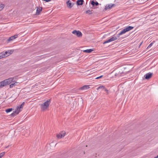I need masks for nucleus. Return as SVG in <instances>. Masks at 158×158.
<instances>
[{
	"mask_svg": "<svg viewBox=\"0 0 158 158\" xmlns=\"http://www.w3.org/2000/svg\"><path fill=\"white\" fill-rule=\"evenodd\" d=\"M24 102H23L20 105L18 106L15 110V111H14L13 113L11 114L10 115L12 116H14L18 114L20 111V109L23 108V106L24 105Z\"/></svg>",
	"mask_w": 158,
	"mask_h": 158,
	"instance_id": "2",
	"label": "nucleus"
},
{
	"mask_svg": "<svg viewBox=\"0 0 158 158\" xmlns=\"http://www.w3.org/2000/svg\"><path fill=\"white\" fill-rule=\"evenodd\" d=\"M153 73L149 72L148 73L146 74L144 76L145 79L147 80H148L150 79L152 77Z\"/></svg>",
	"mask_w": 158,
	"mask_h": 158,
	"instance_id": "6",
	"label": "nucleus"
},
{
	"mask_svg": "<svg viewBox=\"0 0 158 158\" xmlns=\"http://www.w3.org/2000/svg\"><path fill=\"white\" fill-rule=\"evenodd\" d=\"M14 77H10L8 79L5 80V82L6 83V85H9L12 82L14 81Z\"/></svg>",
	"mask_w": 158,
	"mask_h": 158,
	"instance_id": "5",
	"label": "nucleus"
},
{
	"mask_svg": "<svg viewBox=\"0 0 158 158\" xmlns=\"http://www.w3.org/2000/svg\"><path fill=\"white\" fill-rule=\"evenodd\" d=\"M83 0H78L77 3L78 5H81L83 4Z\"/></svg>",
	"mask_w": 158,
	"mask_h": 158,
	"instance_id": "12",
	"label": "nucleus"
},
{
	"mask_svg": "<svg viewBox=\"0 0 158 158\" xmlns=\"http://www.w3.org/2000/svg\"><path fill=\"white\" fill-rule=\"evenodd\" d=\"M103 77V75H101L99 77H97L95 78L96 79H99L100 78H102V77Z\"/></svg>",
	"mask_w": 158,
	"mask_h": 158,
	"instance_id": "30",
	"label": "nucleus"
},
{
	"mask_svg": "<svg viewBox=\"0 0 158 158\" xmlns=\"http://www.w3.org/2000/svg\"><path fill=\"white\" fill-rule=\"evenodd\" d=\"M5 152H3L0 153V158H2V157L5 155Z\"/></svg>",
	"mask_w": 158,
	"mask_h": 158,
	"instance_id": "24",
	"label": "nucleus"
},
{
	"mask_svg": "<svg viewBox=\"0 0 158 158\" xmlns=\"http://www.w3.org/2000/svg\"><path fill=\"white\" fill-rule=\"evenodd\" d=\"M12 110H13L12 108H8V109H6L5 110V111H6V112L7 113H9V112L11 111Z\"/></svg>",
	"mask_w": 158,
	"mask_h": 158,
	"instance_id": "17",
	"label": "nucleus"
},
{
	"mask_svg": "<svg viewBox=\"0 0 158 158\" xmlns=\"http://www.w3.org/2000/svg\"><path fill=\"white\" fill-rule=\"evenodd\" d=\"M50 103V100H47L41 105V109L43 111H45L48 109Z\"/></svg>",
	"mask_w": 158,
	"mask_h": 158,
	"instance_id": "3",
	"label": "nucleus"
},
{
	"mask_svg": "<svg viewBox=\"0 0 158 158\" xmlns=\"http://www.w3.org/2000/svg\"><path fill=\"white\" fill-rule=\"evenodd\" d=\"M6 85H7L6 83L5 82V80H4L0 82V87H1L2 86H4Z\"/></svg>",
	"mask_w": 158,
	"mask_h": 158,
	"instance_id": "13",
	"label": "nucleus"
},
{
	"mask_svg": "<svg viewBox=\"0 0 158 158\" xmlns=\"http://www.w3.org/2000/svg\"><path fill=\"white\" fill-rule=\"evenodd\" d=\"M111 41H114L116 40L117 39V38L116 37H113L110 38Z\"/></svg>",
	"mask_w": 158,
	"mask_h": 158,
	"instance_id": "18",
	"label": "nucleus"
},
{
	"mask_svg": "<svg viewBox=\"0 0 158 158\" xmlns=\"http://www.w3.org/2000/svg\"><path fill=\"white\" fill-rule=\"evenodd\" d=\"M123 72H121L120 73H116L115 74V75L116 76V75H117V76H120L121 75V74Z\"/></svg>",
	"mask_w": 158,
	"mask_h": 158,
	"instance_id": "29",
	"label": "nucleus"
},
{
	"mask_svg": "<svg viewBox=\"0 0 158 158\" xmlns=\"http://www.w3.org/2000/svg\"><path fill=\"white\" fill-rule=\"evenodd\" d=\"M4 5L3 4H1L0 5V11L4 7Z\"/></svg>",
	"mask_w": 158,
	"mask_h": 158,
	"instance_id": "26",
	"label": "nucleus"
},
{
	"mask_svg": "<svg viewBox=\"0 0 158 158\" xmlns=\"http://www.w3.org/2000/svg\"><path fill=\"white\" fill-rule=\"evenodd\" d=\"M42 8L40 7V12L42 11Z\"/></svg>",
	"mask_w": 158,
	"mask_h": 158,
	"instance_id": "32",
	"label": "nucleus"
},
{
	"mask_svg": "<svg viewBox=\"0 0 158 158\" xmlns=\"http://www.w3.org/2000/svg\"><path fill=\"white\" fill-rule=\"evenodd\" d=\"M158 158V155L157 156H156V157H154V158Z\"/></svg>",
	"mask_w": 158,
	"mask_h": 158,
	"instance_id": "33",
	"label": "nucleus"
},
{
	"mask_svg": "<svg viewBox=\"0 0 158 158\" xmlns=\"http://www.w3.org/2000/svg\"><path fill=\"white\" fill-rule=\"evenodd\" d=\"M65 135V132H64L63 133H60L59 134L57 135L56 136L58 139H61L64 137Z\"/></svg>",
	"mask_w": 158,
	"mask_h": 158,
	"instance_id": "10",
	"label": "nucleus"
},
{
	"mask_svg": "<svg viewBox=\"0 0 158 158\" xmlns=\"http://www.w3.org/2000/svg\"><path fill=\"white\" fill-rule=\"evenodd\" d=\"M9 53L8 54V55H9L10 54H11L13 53L14 52V50H8Z\"/></svg>",
	"mask_w": 158,
	"mask_h": 158,
	"instance_id": "23",
	"label": "nucleus"
},
{
	"mask_svg": "<svg viewBox=\"0 0 158 158\" xmlns=\"http://www.w3.org/2000/svg\"><path fill=\"white\" fill-rule=\"evenodd\" d=\"M155 42L154 41H153L152 43H150L147 47V48H150L153 45V44Z\"/></svg>",
	"mask_w": 158,
	"mask_h": 158,
	"instance_id": "21",
	"label": "nucleus"
},
{
	"mask_svg": "<svg viewBox=\"0 0 158 158\" xmlns=\"http://www.w3.org/2000/svg\"><path fill=\"white\" fill-rule=\"evenodd\" d=\"M104 90L106 92L107 94H108V91L105 88V89H104Z\"/></svg>",
	"mask_w": 158,
	"mask_h": 158,
	"instance_id": "31",
	"label": "nucleus"
},
{
	"mask_svg": "<svg viewBox=\"0 0 158 158\" xmlns=\"http://www.w3.org/2000/svg\"><path fill=\"white\" fill-rule=\"evenodd\" d=\"M86 13L89 14V15H90L92 14V11L90 10H88L86 11Z\"/></svg>",
	"mask_w": 158,
	"mask_h": 158,
	"instance_id": "25",
	"label": "nucleus"
},
{
	"mask_svg": "<svg viewBox=\"0 0 158 158\" xmlns=\"http://www.w3.org/2000/svg\"><path fill=\"white\" fill-rule=\"evenodd\" d=\"M15 83L14 82L13 83L11 84L10 85V88H12L14 86H15Z\"/></svg>",
	"mask_w": 158,
	"mask_h": 158,
	"instance_id": "22",
	"label": "nucleus"
},
{
	"mask_svg": "<svg viewBox=\"0 0 158 158\" xmlns=\"http://www.w3.org/2000/svg\"><path fill=\"white\" fill-rule=\"evenodd\" d=\"M36 14L38 15L40 14V8H37L36 10Z\"/></svg>",
	"mask_w": 158,
	"mask_h": 158,
	"instance_id": "27",
	"label": "nucleus"
},
{
	"mask_svg": "<svg viewBox=\"0 0 158 158\" xmlns=\"http://www.w3.org/2000/svg\"><path fill=\"white\" fill-rule=\"evenodd\" d=\"M18 37L17 35H15L14 36H11L7 40L8 41H10L13 40L17 38Z\"/></svg>",
	"mask_w": 158,
	"mask_h": 158,
	"instance_id": "11",
	"label": "nucleus"
},
{
	"mask_svg": "<svg viewBox=\"0 0 158 158\" xmlns=\"http://www.w3.org/2000/svg\"><path fill=\"white\" fill-rule=\"evenodd\" d=\"M111 42V40H110V39H109L107 40H106V41H105V42H104L103 43V44H106L107 43H109V42Z\"/></svg>",
	"mask_w": 158,
	"mask_h": 158,
	"instance_id": "20",
	"label": "nucleus"
},
{
	"mask_svg": "<svg viewBox=\"0 0 158 158\" xmlns=\"http://www.w3.org/2000/svg\"><path fill=\"white\" fill-rule=\"evenodd\" d=\"M91 4L94 6L95 5L98 6V5L99 3L97 2H94V1L93 0L91 2Z\"/></svg>",
	"mask_w": 158,
	"mask_h": 158,
	"instance_id": "14",
	"label": "nucleus"
},
{
	"mask_svg": "<svg viewBox=\"0 0 158 158\" xmlns=\"http://www.w3.org/2000/svg\"><path fill=\"white\" fill-rule=\"evenodd\" d=\"M134 28V27L131 26L127 27L126 28H124L121 30L120 32L117 34V36L119 37L120 35L125 33L127 31H129Z\"/></svg>",
	"mask_w": 158,
	"mask_h": 158,
	"instance_id": "1",
	"label": "nucleus"
},
{
	"mask_svg": "<svg viewBox=\"0 0 158 158\" xmlns=\"http://www.w3.org/2000/svg\"><path fill=\"white\" fill-rule=\"evenodd\" d=\"M9 146V145H8V146H7L6 147H5V148H8Z\"/></svg>",
	"mask_w": 158,
	"mask_h": 158,
	"instance_id": "34",
	"label": "nucleus"
},
{
	"mask_svg": "<svg viewBox=\"0 0 158 158\" xmlns=\"http://www.w3.org/2000/svg\"><path fill=\"white\" fill-rule=\"evenodd\" d=\"M66 4L67 6L69 8H71L74 5V3H71L69 0H68Z\"/></svg>",
	"mask_w": 158,
	"mask_h": 158,
	"instance_id": "9",
	"label": "nucleus"
},
{
	"mask_svg": "<svg viewBox=\"0 0 158 158\" xmlns=\"http://www.w3.org/2000/svg\"><path fill=\"white\" fill-rule=\"evenodd\" d=\"M105 86H103V85H101V86H99L97 88V90H99V89H102L103 90H104V89H105Z\"/></svg>",
	"mask_w": 158,
	"mask_h": 158,
	"instance_id": "16",
	"label": "nucleus"
},
{
	"mask_svg": "<svg viewBox=\"0 0 158 158\" xmlns=\"http://www.w3.org/2000/svg\"><path fill=\"white\" fill-rule=\"evenodd\" d=\"M93 51V50L91 49H88L85 50L83 51V52L86 53H90L91 52Z\"/></svg>",
	"mask_w": 158,
	"mask_h": 158,
	"instance_id": "15",
	"label": "nucleus"
},
{
	"mask_svg": "<svg viewBox=\"0 0 158 158\" xmlns=\"http://www.w3.org/2000/svg\"><path fill=\"white\" fill-rule=\"evenodd\" d=\"M5 54H3V53H1V54H0V59L5 57Z\"/></svg>",
	"mask_w": 158,
	"mask_h": 158,
	"instance_id": "19",
	"label": "nucleus"
},
{
	"mask_svg": "<svg viewBox=\"0 0 158 158\" xmlns=\"http://www.w3.org/2000/svg\"><path fill=\"white\" fill-rule=\"evenodd\" d=\"M115 6V4H107L105 6V10H106L108 9H110L111 8Z\"/></svg>",
	"mask_w": 158,
	"mask_h": 158,
	"instance_id": "7",
	"label": "nucleus"
},
{
	"mask_svg": "<svg viewBox=\"0 0 158 158\" xmlns=\"http://www.w3.org/2000/svg\"><path fill=\"white\" fill-rule=\"evenodd\" d=\"M72 33L74 35H76L79 37H81L82 36L81 32L79 31L74 30L72 32Z\"/></svg>",
	"mask_w": 158,
	"mask_h": 158,
	"instance_id": "4",
	"label": "nucleus"
},
{
	"mask_svg": "<svg viewBox=\"0 0 158 158\" xmlns=\"http://www.w3.org/2000/svg\"><path fill=\"white\" fill-rule=\"evenodd\" d=\"M90 88L89 85H84L79 88V89L81 90H84Z\"/></svg>",
	"mask_w": 158,
	"mask_h": 158,
	"instance_id": "8",
	"label": "nucleus"
},
{
	"mask_svg": "<svg viewBox=\"0 0 158 158\" xmlns=\"http://www.w3.org/2000/svg\"><path fill=\"white\" fill-rule=\"evenodd\" d=\"M3 54H5V56H8L9 55H8V54L9 53L8 50L7 51H6L5 53H2Z\"/></svg>",
	"mask_w": 158,
	"mask_h": 158,
	"instance_id": "28",
	"label": "nucleus"
}]
</instances>
